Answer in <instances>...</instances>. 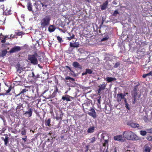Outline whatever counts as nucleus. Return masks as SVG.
<instances>
[{
    "label": "nucleus",
    "instance_id": "nucleus-42",
    "mask_svg": "<svg viewBox=\"0 0 152 152\" xmlns=\"http://www.w3.org/2000/svg\"><path fill=\"white\" fill-rule=\"evenodd\" d=\"M104 149V150L103 151V152H107V147L105 148H103V147L102 148V149Z\"/></svg>",
    "mask_w": 152,
    "mask_h": 152
},
{
    "label": "nucleus",
    "instance_id": "nucleus-17",
    "mask_svg": "<svg viewBox=\"0 0 152 152\" xmlns=\"http://www.w3.org/2000/svg\"><path fill=\"white\" fill-rule=\"evenodd\" d=\"M108 1H106L101 6V10H105L106 9L108 5Z\"/></svg>",
    "mask_w": 152,
    "mask_h": 152
},
{
    "label": "nucleus",
    "instance_id": "nucleus-2",
    "mask_svg": "<svg viewBox=\"0 0 152 152\" xmlns=\"http://www.w3.org/2000/svg\"><path fill=\"white\" fill-rule=\"evenodd\" d=\"M54 92L51 95H50V91H48V89L44 91V92L42 93L43 95L45 96L46 97V98L47 99H51L54 98L56 96L57 93L59 94L61 92L60 91H58V88L57 86H54Z\"/></svg>",
    "mask_w": 152,
    "mask_h": 152
},
{
    "label": "nucleus",
    "instance_id": "nucleus-12",
    "mask_svg": "<svg viewBox=\"0 0 152 152\" xmlns=\"http://www.w3.org/2000/svg\"><path fill=\"white\" fill-rule=\"evenodd\" d=\"M73 66L75 68H77L81 69H82V66L80 65L77 62H74L72 64Z\"/></svg>",
    "mask_w": 152,
    "mask_h": 152
},
{
    "label": "nucleus",
    "instance_id": "nucleus-36",
    "mask_svg": "<svg viewBox=\"0 0 152 152\" xmlns=\"http://www.w3.org/2000/svg\"><path fill=\"white\" fill-rule=\"evenodd\" d=\"M26 130L24 129L21 131V134L23 135H25L26 134Z\"/></svg>",
    "mask_w": 152,
    "mask_h": 152
},
{
    "label": "nucleus",
    "instance_id": "nucleus-6",
    "mask_svg": "<svg viewBox=\"0 0 152 152\" xmlns=\"http://www.w3.org/2000/svg\"><path fill=\"white\" fill-rule=\"evenodd\" d=\"M33 110L31 108L28 107V110L24 113L23 115L29 118L31 117L32 114Z\"/></svg>",
    "mask_w": 152,
    "mask_h": 152
},
{
    "label": "nucleus",
    "instance_id": "nucleus-59",
    "mask_svg": "<svg viewBox=\"0 0 152 152\" xmlns=\"http://www.w3.org/2000/svg\"><path fill=\"white\" fill-rule=\"evenodd\" d=\"M3 37H4V38H5V39H7V38L8 37V36H4L3 35Z\"/></svg>",
    "mask_w": 152,
    "mask_h": 152
},
{
    "label": "nucleus",
    "instance_id": "nucleus-63",
    "mask_svg": "<svg viewBox=\"0 0 152 152\" xmlns=\"http://www.w3.org/2000/svg\"><path fill=\"white\" fill-rule=\"evenodd\" d=\"M38 66L39 67H40V68H41V69H42V66H40V65H39V64H38Z\"/></svg>",
    "mask_w": 152,
    "mask_h": 152
},
{
    "label": "nucleus",
    "instance_id": "nucleus-40",
    "mask_svg": "<svg viewBox=\"0 0 152 152\" xmlns=\"http://www.w3.org/2000/svg\"><path fill=\"white\" fill-rule=\"evenodd\" d=\"M95 140H96L95 137H93L91 138V142L93 143L94 142V141H95Z\"/></svg>",
    "mask_w": 152,
    "mask_h": 152
},
{
    "label": "nucleus",
    "instance_id": "nucleus-41",
    "mask_svg": "<svg viewBox=\"0 0 152 152\" xmlns=\"http://www.w3.org/2000/svg\"><path fill=\"white\" fill-rule=\"evenodd\" d=\"M143 120L145 122H147L148 121V119L146 116H144L143 118Z\"/></svg>",
    "mask_w": 152,
    "mask_h": 152
},
{
    "label": "nucleus",
    "instance_id": "nucleus-60",
    "mask_svg": "<svg viewBox=\"0 0 152 152\" xmlns=\"http://www.w3.org/2000/svg\"><path fill=\"white\" fill-rule=\"evenodd\" d=\"M32 77H35V75H34V73L33 72H32Z\"/></svg>",
    "mask_w": 152,
    "mask_h": 152
},
{
    "label": "nucleus",
    "instance_id": "nucleus-15",
    "mask_svg": "<svg viewBox=\"0 0 152 152\" xmlns=\"http://www.w3.org/2000/svg\"><path fill=\"white\" fill-rule=\"evenodd\" d=\"M128 125L131 126L132 128H136L139 126V125L138 124L136 123H131L128 124Z\"/></svg>",
    "mask_w": 152,
    "mask_h": 152
},
{
    "label": "nucleus",
    "instance_id": "nucleus-61",
    "mask_svg": "<svg viewBox=\"0 0 152 152\" xmlns=\"http://www.w3.org/2000/svg\"><path fill=\"white\" fill-rule=\"evenodd\" d=\"M36 78H39V75H37L35 76Z\"/></svg>",
    "mask_w": 152,
    "mask_h": 152
},
{
    "label": "nucleus",
    "instance_id": "nucleus-62",
    "mask_svg": "<svg viewBox=\"0 0 152 152\" xmlns=\"http://www.w3.org/2000/svg\"><path fill=\"white\" fill-rule=\"evenodd\" d=\"M113 3L114 4H116V2L115 1H113Z\"/></svg>",
    "mask_w": 152,
    "mask_h": 152
},
{
    "label": "nucleus",
    "instance_id": "nucleus-57",
    "mask_svg": "<svg viewBox=\"0 0 152 152\" xmlns=\"http://www.w3.org/2000/svg\"><path fill=\"white\" fill-rule=\"evenodd\" d=\"M70 80L72 81H75V79H74L73 78H72L71 77V78L70 79Z\"/></svg>",
    "mask_w": 152,
    "mask_h": 152
},
{
    "label": "nucleus",
    "instance_id": "nucleus-39",
    "mask_svg": "<svg viewBox=\"0 0 152 152\" xmlns=\"http://www.w3.org/2000/svg\"><path fill=\"white\" fill-rule=\"evenodd\" d=\"M118 11L117 10H115L114 12V13H113V15L114 16H115L117 15L118 14Z\"/></svg>",
    "mask_w": 152,
    "mask_h": 152
},
{
    "label": "nucleus",
    "instance_id": "nucleus-45",
    "mask_svg": "<svg viewBox=\"0 0 152 152\" xmlns=\"http://www.w3.org/2000/svg\"><path fill=\"white\" fill-rule=\"evenodd\" d=\"M65 67L66 68H68L69 69V70H70V71H71V72H73L72 70L71 69V68L68 66H66Z\"/></svg>",
    "mask_w": 152,
    "mask_h": 152
},
{
    "label": "nucleus",
    "instance_id": "nucleus-26",
    "mask_svg": "<svg viewBox=\"0 0 152 152\" xmlns=\"http://www.w3.org/2000/svg\"><path fill=\"white\" fill-rule=\"evenodd\" d=\"M94 130V127L92 126L88 129L87 132L88 133H91L93 132Z\"/></svg>",
    "mask_w": 152,
    "mask_h": 152
},
{
    "label": "nucleus",
    "instance_id": "nucleus-8",
    "mask_svg": "<svg viewBox=\"0 0 152 152\" xmlns=\"http://www.w3.org/2000/svg\"><path fill=\"white\" fill-rule=\"evenodd\" d=\"M21 50V47L18 46H16L12 48L10 51V53L18 52Z\"/></svg>",
    "mask_w": 152,
    "mask_h": 152
},
{
    "label": "nucleus",
    "instance_id": "nucleus-10",
    "mask_svg": "<svg viewBox=\"0 0 152 152\" xmlns=\"http://www.w3.org/2000/svg\"><path fill=\"white\" fill-rule=\"evenodd\" d=\"M79 44L78 42H75L74 43L70 42V47L71 48H78L79 47Z\"/></svg>",
    "mask_w": 152,
    "mask_h": 152
},
{
    "label": "nucleus",
    "instance_id": "nucleus-43",
    "mask_svg": "<svg viewBox=\"0 0 152 152\" xmlns=\"http://www.w3.org/2000/svg\"><path fill=\"white\" fill-rule=\"evenodd\" d=\"M5 8H4V6L3 4H1L0 5V10H1L2 9L4 10Z\"/></svg>",
    "mask_w": 152,
    "mask_h": 152
},
{
    "label": "nucleus",
    "instance_id": "nucleus-14",
    "mask_svg": "<svg viewBox=\"0 0 152 152\" xmlns=\"http://www.w3.org/2000/svg\"><path fill=\"white\" fill-rule=\"evenodd\" d=\"M106 79L108 82H111L115 81L116 80V79L115 77H107L106 78Z\"/></svg>",
    "mask_w": 152,
    "mask_h": 152
},
{
    "label": "nucleus",
    "instance_id": "nucleus-48",
    "mask_svg": "<svg viewBox=\"0 0 152 152\" xmlns=\"http://www.w3.org/2000/svg\"><path fill=\"white\" fill-rule=\"evenodd\" d=\"M6 40L5 38H4L3 39L1 40V42L3 43H5L6 42Z\"/></svg>",
    "mask_w": 152,
    "mask_h": 152
},
{
    "label": "nucleus",
    "instance_id": "nucleus-9",
    "mask_svg": "<svg viewBox=\"0 0 152 152\" xmlns=\"http://www.w3.org/2000/svg\"><path fill=\"white\" fill-rule=\"evenodd\" d=\"M88 114L94 118H95L96 117V113L94 109L93 108L91 109L90 110V112H88Z\"/></svg>",
    "mask_w": 152,
    "mask_h": 152
},
{
    "label": "nucleus",
    "instance_id": "nucleus-18",
    "mask_svg": "<svg viewBox=\"0 0 152 152\" xmlns=\"http://www.w3.org/2000/svg\"><path fill=\"white\" fill-rule=\"evenodd\" d=\"M7 53V51L5 49L4 50H3L1 52V53H0V57H4L6 56Z\"/></svg>",
    "mask_w": 152,
    "mask_h": 152
},
{
    "label": "nucleus",
    "instance_id": "nucleus-49",
    "mask_svg": "<svg viewBox=\"0 0 152 152\" xmlns=\"http://www.w3.org/2000/svg\"><path fill=\"white\" fill-rule=\"evenodd\" d=\"M26 138H27V136H26L25 137V138H22V139L24 140L25 142L26 141Z\"/></svg>",
    "mask_w": 152,
    "mask_h": 152
},
{
    "label": "nucleus",
    "instance_id": "nucleus-19",
    "mask_svg": "<svg viewBox=\"0 0 152 152\" xmlns=\"http://www.w3.org/2000/svg\"><path fill=\"white\" fill-rule=\"evenodd\" d=\"M70 98H72L71 96H70L68 95H67L66 96H63L62 97V99L63 100H66L67 101H71Z\"/></svg>",
    "mask_w": 152,
    "mask_h": 152
},
{
    "label": "nucleus",
    "instance_id": "nucleus-44",
    "mask_svg": "<svg viewBox=\"0 0 152 152\" xmlns=\"http://www.w3.org/2000/svg\"><path fill=\"white\" fill-rule=\"evenodd\" d=\"M147 130L149 133H152V128L148 129Z\"/></svg>",
    "mask_w": 152,
    "mask_h": 152
},
{
    "label": "nucleus",
    "instance_id": "nucleus-34",
    "mask_svg": "<svg viewBox=\"0 0 152 152\" xmlns=\"http://www.w3.org/2000/svg\"><path fill=\"white\" fill-rule=\"evenodd\" d=\"M120 65V64L119 62H117L116 63H115L114 66V68H117L118 66H119Z\"/></svg>",
    "mask_w": 152,
    "mask_h": 152
},
{
    "label": "nucleus",
    "instance_id": "nucleus-35",
    "mask_svg": "<svg viewBox=\"0 0 152 152\" xmlns=\"http://www.w3.org/2000/svg\"><path fill=\"white\" fill-rule=\"evenodd\" d=\"M109 38V37L108 36H107L105 37H104V38H103L102 39L101 41H105L107 40Z\"/></svg>",
    "mask_w": 152,
    "mask_h": 152
},
{
    "label": "nucleus",
    "instance_id": "nucleus-51",
    "mask_svg": "<svg viewBox=\"0 0 152 152\" xmlns=\"http://www.w3.org/2000/svg\"><path fill=\"white\" fill-rule=\"evenodd\" d=\"M101 97V96L99 97V99H98V100H97L98 102V103H99V104H100Z\"/></svg>",
    "mask_w": 152,
    "mask_h": 152
},
{
    "label": "nucleus",
    "instance_id": "nucleus-53",
    "mask_svg": "<svg viewBox=\"0 0 152 152\" xmlns=\"http://www.w3.org/2000/svg\"><path fill=\"white\" fill-rule=\"evenodd\" d=\"M134 98V101L133 102V104H134L135 103L136 100V98Z\"/></svg>",
    "mask_w": 152,
    "mask_h": 152
},
{
    "label": "nucleus",
    "instance_id": "nucleus-46",
    "mask_svg": "<svg viewBox=\"0 0 152 152\" xmlns=\"http://www.w3.org/2000/svg\"><path fill=\"white\" fill-rule=\"evenodd\" d=\"M11 90V88H9V89L6 91V93H6V94H7V93H9Z\"/></svg>",
    "mask_w": 152,
    "mask_h": 152
},
{
    "label": "nucleus",
    "instance_id": "nucleus-38",
    "mask_svg": "<svg viewBox=\"0 0 152 152\" xmlns=\"http://www.w3.org/2000/svg\"><path fill=\"white\" fill-rule=\"evenodd\" d=\"M57 39L59 42L61 43V42L62 39L59 36H58L57 37Z\"/></svg>",
    "mask_w": 152,
    "mask_h": 152
},
{
    "label": "nucleus",
    "instance_id": "nucleus-20",
    "mask_svg": "<svg viewBox=\"0 0 152 152\" xmlns=\"http://www.w3.org/2000/svg\"><path fill=\"white\" fill-rule=\"evenodd\" d=\"M68 34L69 36L66 37V38L67 39L70 40L74 38L75 35L72 34L68 33Z\"/></svg>",
    "mask_w": 152,
    "mask_h": 152
},
{
    "label": "nucleus",
    "instance_id": "nucleus-55",
    "mask_svg": "<svg viewBox=\"0 0 152 152\" xmlns=\"http://www.w3.org/2000/svg\"><path fill=\"white\" fill-rule=\"evenodd\" d=\"M6 95V93H0V96L1 95L4 96V95Z\"/></svg>",
    "mask_w": 152,
    "mask_h": 152
},
{
    "label": "nucleus",
    "instance_id": "nucleus-29",
    "mask_svg": "<svg viewBox=\"0 0 152 152\" xmlns=\"http://www.w3.org/2000/svg\"><path fill=\"white\" fill-rule=\"evenodd\" d=\"M86 72L87 74H91L92 73V71L91 69H86Z\"/></svg>",
    "mask_w": 152,
    "mask_h": 152
},
{
    "label": "nucleus",
    "instance_id": "nucleus-47",
    "mask_svg": "<svg viewBox=\"0 0 152 152\" xmlns=\"http://www.w3.org/2000/svg\"><path fill=\"white\" fill-rule=\"evenodd\" d=\"M9 45V43L3 44L1 45V47H6V45Z\"/></svg>",
    "mask_w": 152,
    "mask_h": 152
},
{
    "label": "nucleus",
    "instance_id": "nucleus-64",
    "mask_svg": "<svg viewBox=\"0 0 152 152\" xmlns=\"http://www.w3.org/2000/svg\"><path fill=\"white\" fill-rule=\"evenodd\" d=\"M114 152H117L116 151V148H115L114 150Z\"/></svg>",
    "mask_w": 152,
    "mask_h": 152
},
{
    "label": "nucleus",
    "instance_id": "nucleus-13",
    "mask_svg": "<svg viewBox=\"0 0 152 152\" xmlns=\"http://www.w3.org/2000/svg\"><path fill=\"white\" fill-rule=\"evenodd\" d=\"M99 88L98 91V93L99 94L101 91L105 89L106 87V85L104 84H102L99 86Z\"/></svg>",
    "mask_w": 152,
    "mask_h": 152
},
{
    "label": "nucleus",
    "instance_id": "nucleus-22",
    "mask_svg": "<svg viewBox=\"0 0 152 152\" xmlns=\"http://www.w3.org/2000/svg\"><path fill=\"white\" fill-rule=\"evenodd\" d=\"M3 14L4 15H8L11 14V10H3Z\"/></svg>",
    "mask_w": 152,
    "mask_h": 152
},
{
    "label": "nucleus",
    "instance_id": "nucleus-21",
    "mask_svg": "<svg viewBox=\"0 0 152 152\" xmlns=\"http://www.w3.org/2000/svg\"><path fill=\"white\" fill-rule=\"evenodd\" d=\"M106 139H109V137L107 134L106 133H102L101 136V139L105 140Z\"/></svg>",
    "mask_w": 152,
    "mask_h": 152
},
{
    "label": "nucleus",
    "instance_id": "nucleus-3",
    "mask_svg": "<svg viewBox=\"0 0 152 152\" xmlns=\"http://www.w3.org/2000/svg\"><path fill=\"white\" fill-rule=\"evenodd\" d=\"M38 55L35 52L33 54L29 55H28V59L30 61V62L34 65H36L38 63V61L37 59Z\"/></svg>",
    "mask_w": 152,
    "mask_h": 152
},
{
    "label": "nucleus",
    "instance_id": "nucleus-52",
    "mask_svg": "<svg viewBox=\"0 0 152 152\" xmlns=\"http://www.w3.org/2000/svg\"><path fill=\"white\" fill-rule=\"evenodd\" d=\"M23 32L22 31L18 33V36H20L22 34Z\"/></svg>",
    "mask_w": 152,
    "mask_h": 152
},
{
    "label": "nucleus",
    "instance_id": "nucleus-7",
    "mask_svg": "<svg viewBox=\"0 0 152 152\" xmlns=\"http://www.w3.org/2000/svg\"><path fill=\"white\" fill-rule=\"evenodd\" d=\"M114 139L116 141H119L121 142H123L125 140V139L123 135H118L114 137Z\"/></svg>",
    "mask_w": 152,
    "mask_h": 152
},
{
    "label": "nucleus",
    "instance_id": "nucleus-33",
    "mask_svg": "<svg viewBox=\"0 0 152 152\" xmlns=\"http://www.w3.org/2000/svg\"><path fill=\"white\" fill-rule=\"evenodd\" d=\"M138 90L139 89L138 88V86H136L134 87L133 91L137 92L138 91Z\"/></svg>",
    "mask_w": 152,
    "mask_h": 152
},
{
    "label": "nucleus",
    "instance_id": "nucleus-58",
    "mask_svg": "<svg viewBox=\"0 0 152 152\" xmlns=\"http://www.w3.org/2000/svg\"><path fill=\"white\" fill-rule=\"evenodd\" d=\"M148 74L152 76V71H151Z\"/></svg>",
    "mask_w": 152,
    "mask_h": 152
},
{
    "label": "nucleus",
    "instance_id": "nucleus-25",
    "mask_svg": "<svg viewBox=\"0 0 152 152\" xmlns=\"http://www.w3.org/2000/svg\"><path fill=\"white\" fill-rule=\"evenodd\" d=\"M2 139L3 140L4 142V145H7L8 142V138L7 136H6L5 138L4 139V138L2 137Z\"/></svg>",
    "mask_w": 152,
    "mask_h": 152
},
{
    "label": "nucleus",
    "instance_id": "nucleus-1",
    "mask_svg": "<svg viewBox=\"0 0 152 152\" xmlns=\"http://www.w3.org/2000/svg\"><path fill=\"white\" fill-rule=\"evenodd\" d=\"M124 139L128 140H139V137L134 132L129 131L124 132L123 134Z\"/></svg>",
    "mask_w": 152,
    "mask_h": 152
},
{
    "label": "nucleus",
    "instance_id": "nucleus-5",
    "mask_svg": "<svg viewBox=\"0 0 152 152\" xmlns=\"http://www.w3.org/2000/svg\"><path fill=\"white\" fill-rule=\"evenodd\" d=\"M128 94V93H120V94H117V101L118 102H121L122 99H124V102H126V99L124 97L125 96H126V95Z\"/></svg>",
    "mask_w": 152,
    "mask_h": 152
},
{
    "label": "nucleus",
    "instance_id": "nucleus-50",
    "mask_svg": "<svg viewBox=\"0 0 152 152\" xmlns=\"http://www.w3.org/2000/svg\"><path fill=\"white\" fill-rule=\"evenodd\" d=\"M70 78H71L70 77H69L68 76H67L65 78V79L66 80H70Z\"/></svg>",
    "mask_w": 152,
    "mask_h": 152
},
{
    "label": "nucleus",
    "instance_id": "nucleus-27",
    "mask_svg": "<svg viewBox=\"0 0 152 152\" xmlns=\"http://www.w3.org/2000/svg\"><path fill=\"white\" fill-rule=\"evenodd\" d=\"M32 4L30 2H28L27 4V7L28 10H32Z\"/></svg>",
    "mask_w": 152,
    "mask_h": 152
},
{
    "label": "nucleus",
    "instance_id": "nucleus-37",
    "mask_svg": "<svg viewBox=\"0 0 152 152\" xmlns=\"http://www.w3.org/2000/svg\"><path fill=\"white\" fill-rule=\"evenodd\" d=\"M147 139L150 141H152V136H148L147 137Z\"/></svg>",
    "mask_w": 152,
    "mask_h": 152
},
{
    "label": "nucleus",
    "instance_id": "nucleus-11",
    "mask_svg": "<svg viewBox=\"0 0 152 152\" xmlns=\"http://www.w3.org/2000/svg\"><path fill=\"white\" fill-rule=\"evenodd\" d=\"M28 91V90L26 89V88L22 89L21 91H20L19 93L17 95H15V96H18L20 95H21V96L22 97L23 96H24V93Z\"/></svg>",
    "mask_w": 152,
    "mask_h": 152
},
{
    "label": "nucleus",
    "instance_id": "nucleus-24",
    "mask_svg": "<svg viewBox=\"0 0 152 152\" xmlns=\"http://www.w3.org/2000/svg\"><path fill=\"white\" fill-rule=\"evenodd\" d=\"M55 29L53 25H51L48 28V30L50 32H52L54 31Z\"/></svg>",
    "mask_w": 152,
    "mask_h": 152
},
{
    "label": "nucleus",
    "instance_id": "nucleus-4",
    "mask_svg": "<svg viewBox=\"0 0 152 152\" xmlns=\"http://www.w3.org/2000/svg\"><path fill=\"white\" fill-rule=\"evenodd\" d=\"M50 20V18L49 16H46L43 18L40 22L42 26L44 28L49 25Z\"/></svg>",
    "mask_w": 152,
    "mask_h": 152
},
{
    "label": "nucleus",
    "instance_id": "nucleus-16",
    "mask_svg": "<svg viewBox=\"0 0 152 152\" xmlns=\"http://www.w3.org/2000/svg\"><path fill=\"white\" fill-rule=\"evenodd\" d=\"M105 140H104V142L103 143V146L104 147V148L107 147V148L108 147V143L109 142V139H106Z\"/></svg>",
    "mask_w": 152,
    "mask_h": 152
},
{
    "label": "nucleus",
    "instance_id": "nucleus-31",
    "mask_svg": "<svg viewBox=\"0 0 152 152\" xmlns=\"http://www.w3.org/2000/svg\"><path fill=\"white\" fill-rule=\"evenodd\" d=\"M50 123V119H48L45 123V125L46 126H49Z\"/></svg>",
    "mask_w": 152,
    "mask_h": 152
},
{
    "label": "nucleus",
    "instance_id": "nucleus-32",
    "mask_svg": "<svg viewBox=\"0 0 152 152\" xmlns=\"http://www.w3.org/2000/svg\"><path fill=\"white\" fill-rule=\"evenodd\" d=\"M125 107L128 110H129L130 108L129 107V105L127 103L126 100V102H125Z\"/></svg>",
    "mask_w": 152,
    "mask_h": 152
},
{
    "label": "nucleus",
    "instance_id": "nucleus-54",
    "mask_svg": "<svg viewBox=\"0 0 152 152\" xmlns=\"http://www.w3.org/2000/svg\"><path fill=\"white\" fill-rule=\"evenodd\" d=\"M87 74L86 73V72H83L82 73V76L85 75H86Z\"/></svg>",
    "mask_w": 152,
    "mask_h": 152
},
{
    "label": "nucleus",
    "instance_id": "nucleus-23",
    "mask_svg": "<svg viewBox=\"0 0 152 152\" xmlns=\"http://www.w3.org/2000/svg\"><path fill=\"white\" fill-rule=\"evenodd\" d=\"M144 152H150L151 149L150 147L147 145H145L144 147Z\"/></svg>",
    "mask_w": 152,
    "mask_h": 152
},
{
    "label": "nucleus",
    "instance_id": "nucleus-56",
    "mask_svg": "<svg viewBox=\"0 0 152 152\" xmlns=\"http://www.w3.org/2000/svg\"><path fill=\"white\" fill-rule=\"evenodd\" d=\"M146 76V74H143L142 76V77L144 78H145Z\"/></svg>",
    "mask_w": 152,
    "mask_h": 152
},
{
    "label": "nucleus",
    "instance_id": "nucleus-28",
    "mask_svg": "<svg viewBox=\"0 0 152 152\" xmlns=\"http://www.w3.org/2000/svg\"><path fill=\"white\" fill-rule=\"evenodd\" d=\"M137 94V92L133 91L132 92V96L133 98H136Z\"/></svg>",
    "mask_w": 152,
    "mask_h": 152
},
{
    "label": "nucleus",
    "instance_id": "nucleus-30",
    "mask_svg": "<svg viewBox=\"0 0 152 152\" xmlns=\"http://www.w3.org/2000/svg\"><path fill=\"white\" fill-rule=\"evenodd\" d=\"M146 132L145 131H140V134L143 136L146 135Z\"/></svg>",
    "mask_w": 152,
    "mask_h": 152
}]
</instances>
